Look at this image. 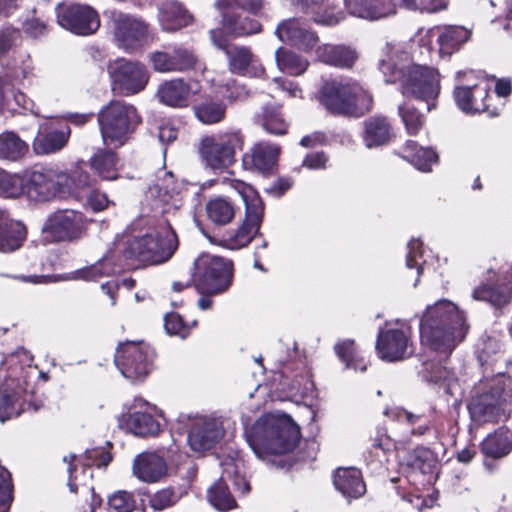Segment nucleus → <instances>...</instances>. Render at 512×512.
<instances>
[{
  "label": "nucleus",
  "mask_w": 512,
  "mask_h": 512,
  "mask_svg": "<svg viewBox=\"0 0 512 512\" xmlns=\"http://www.w3.org/2000/svg\"><path fill=\"white\" fill-rule=\"evenodd\" d=\"M414 59V53L410 57L399 46L387 43L379 69L387 83L399 82L404 95L426 102L430 111L435 108L440 93V75L437 69L416 64Z\"/></svg>",
  "instance_id": "f257e3e1"
},
{
  "label": "nucleus",
  "mask_w": 512,
  "mask_h": 512,
  "mask_svg": "<svg viewBox=\"0 0 512 512\" xmlns=\"http://www.w3.org/2000/svg\"><path fill=\"white\" fill-rule=\"evenodd\" d=\"M467 331L464 312L447 299L428 306L420 320L422 345L444 356L464 340Z\"/></svg>",
  "instance_id": "f03ea898"
},
{
  "label": "nucleus",
  "mask_w": 512,
  "mask_h": 512,
  "mask_svg": "<svg viewBox=\"0 0 512 512\" xmlns=\"http://www.w3.org/2000/svg\"><path fill=\"white\" fill-rule=\"evenodd\" d=\"M299 439V427L291 417L284 414L269 413L261 416L247 433L249 446L262 460L270 455L291 452Z\"/></svg>",
  "instance_id": "7ed1b4c3"
},
{
  "label": "nucleus",
  "mask_w": 512,
  "mask_h": 512,
  "mask_svg": "<svg viewBox=\"0 0 512 512\" xmlns=\"http://www.w3.org/2000/svg\"><path fill=\"white\" fill-rule=\"evenodd\" d=\"M476 425L507 420L512 414V381L505 374L484 378L475 387L468 403Z\"/></svg>",
  "instance_id": "20e7f679"
},
{
  "label": "nucleus",
  "mask_w": 512,
  "mask_h": 512,
  "mask_svg": "<svg viewBox=\"0 0 512 512\" xmlns=\"http://www.w3.org/2000/svg\"><path fill=\"white\" fill-rule=\"evenodd\" d=\"M178 248V238L171 225L164 219L139 231L128 242L127 257L147 264L168 261Z\"/></svg>",
  "instance_id": "39448f33"
},
{
  "label": "nucleus",
  "mask_w": 512,
  "mask_h": 512,
  "mask_svg": "<svg viewBox=\"0 0 512 512\" xmlns=\"http://www.w3.org/2000/svg\"><path fill=\"white\" fill-rule=\"evenodd\" d=\"M33 356L24 348H18L5 360L9 375L0 386V422L18 416L23 410V385L28 383L34 368Z\"/></svg>",
  "instance_id": "423d86ee"
},
{
  "label": "nucleus",
  "mask_w": 512,
  "mask_h": 512,
  "mask_svg": "<svg viewBox=\"0 0 512 512\" xmlns=\"http://www.w3.org/2000/svg\"><path fill=\"white\" fill-rule=\"evenodd\" d=\"M319 99L330 112L352 116L369 112L373 103L369 92L351 79L326 82Z\"/></svg>",
  "instance_id": "0eeeda50"
},
{
  "label": "nucleus",
  "mask_w": 512,
  "mask_h": 512,
  "mask_svg": "<svg viewBox=\"0 0 512 512\" xmlns=\"http://www.w3.org/2000/svg\"><path fill=\"white\" fill-rule=\"evenodd\" d=\"M230 185L245 203V218L237 228L227 231L219 244L230 250H238L247 246L258 234L264 208L261 199L250 185L239 180H231Z\"/></svg>",
  "instance_id": "6e6552de"
},
{
  "label": "nucleus",
  "mask_w": 512,
  "mask_h": 512,
  "mask_svg": "<svg viewBox=\"0 0 512 512\" xmlns=\"http://www.w3.org/2000/svg\"><path fill=\"white\" fill-rule=\"evenodd\" d=\"M98 123L104 144L118 148L127 142L140 117L133 105L111 101L98 113Z\"/></svg>",
  "instance_id": "1a4fd4ad"
},
{
  "label": "nucleus",
  "mask_w": 512,
  "mask_h": 512,
  "mask_svg": "<svg viewBox=\"0 0 512 512\" xmlns=\"http://www.w3.org/2000/svg\"><path fill=\"white\" fill-rule=\"evenodd\" d=\"M193 282L201 294L223 293L232 283V263L215 255L201 254L194 262Z\"/></svg>",
  "instance_id": "9d476101"
},
{
  "label": "nucleus",
  "mask_w": 512,
  "mask_h": 512,
  "mask_svg": "<svg viewBox=\"0 0 512 512\" xmlns=\"http://www.w3.org/2000/svg\"><path fill=\"white\" fill-rule=\"evenodd\" d=\"M244 137L239 130H228L207 136L201 140L199 153L206 167L213 171H224L235 162L241 151Z\"/></svg>",
  "instance_id": "9b49d317"
},
{
  "label": "nucleus",
  "mask_w": 512,
  "mask_h": 512,
  "mask_svg": "<svg viewBox=\"0 0 512 512\" xmlns=\"http://www.w3.org/2000/svg\"><path fill=\"white\" fill-rule=\"evenodd\" d=\"M89 220L73 209L56 210L43 223V240L48 243L75 242L87 234Z\"/></svg>",
  "instance_id": "f8f14e48"
},
{
  "label": "nucleus",
  "mask_w": 512,
  "mask_h": 512,
  "mask_svg": "<svg viewBox=\"0 0 512 512\" xmlns=\"http://www.w3.org/2000/svg\"><path fill=\"white\" fill-rule=\"evenodd\" d=\"M75 459V455H70L65 456L63 461L69 464L68 486L70 491L77 492L78 486H81L84 494L89 497V499H86V503L78 508V512H108L101 508L102 499L95 494L94 487L89 485V480L92 478L90 466H106L111 461V456L98 449L87 451L85 455V461L82 463L83 470L81 472V477L78 475V473H74L72 471L71 464Z\"/></svg>",
  "instance_id": "ddd939ff"
},
{
  "label": "nucleus",
  "mask_w": 512,
  "mask_h": 512,
  "mask_svg": "<svg viewBox=\"0 0 512 512\" xmlns=\"http://www.w3.org/2000/svg\"><path fill=\"white\" fill-rule=\"evenodd\" d=\"M154 356V350L148 344L127 341L118 346L114 362L125 378L138 381L153 369Z\"/></svg>",
  "instance_id": "4468645a"
},
{
  "label": "nucleus",
  "mask_w": 512,
  "mask_h": 512,
  "mask_svg": "<svg viewBox=\"0 0 512 512\" xmlns=\"http://www.w3.org/2000/svg\"><path fill=\"white\" fill-rule=\"evenodd\" d=\"M22 179L23 194L32 201L47 202L64 196L68 177L52 169H37L26 172Z\"/></svg>",
  "instance_id": "2eb2a0df"
},
{
  "label": "nucleus",
  "mask_w": 512,
  "mask_h": 512,
  "mask_svg": "<svg viewBox=\"0 0 512 512\" xmlns=\"http://www.w3.org/2000/svg\"><path fill=\"white\" fill-rule=\"evenodd\" d=\"M464 76L467 84H459L455 87L453 95L456 105L466 114L487 112L489 105L486 103L492 83L484 77H476L474 73H457V78Z\"/></svg>",
  "instance_id": "dca6fc26"
},
{
  "label": "nucleus",
  "mask_w": 512,
  "mask_h": 512,
  "mask_svg": "<svg viewBox=\"0 0 512 512\" xmlns=\"http://www.w3.org/2000/svg\"><path fill=\"white\" fill-rule=\"evenodd\" d=\"M210 36L213 44L225 51L228 57L229 69L232 73L250 77L264 75L265 69L262 63L248 47H229V40L222 29L211 30Z\"/></svg>",
  "instance_id": "f3484780"
},
{
  "label": "nucleus",
  "mask_w": 512,
  "mask_h": 512,
  "mask_svg": "<svg viewBox=\"0 0 512 512\" xmlns=\"http://www.w3.org/2000/svg\"><path fill=\"white\" fill-rule=\"evenodd\" d=\"M237 469V465L233 462L224 463L221 478L207 491L208 501L219 511L226 512L234 509L237 505L235 498L229 491V483L242 494L250 490L249 483L246 481L245 477L239 475Z\"/></svg>",
  "instance_id": "a211bd4d"
},
{
  "label": "nucleus",
  "mask_w": 512,
  "mask_h": 512,
  "mask_svg": "<svg viewBox=\"0 0 512 512\" xmlns=\"http://www.w3.org/2000/svg\"><path fill=\"white\" fill-rule=\"evenodd\" d=\"M187 443L192 451L203 453L213 448L224 436L221 417L197 415L189 417Z\"/></svg>",
  "instance_id": "6ab92c4d"
},
{
  "label": "nucleus",
  "mask_w": 512,
  "mask_h": 512,
  "mask_svg": "<svg viewBox=\"0 0 512 512\" xmlns=\"http://www.w3.org/2000/svg\"><path fill=\"white\" fill-rule=\"evenodd\" d=\"M113 35L117 45L127 52L142 47L150 40L148 24L140 18L123 13L114 15Z\"/></svg>",
  "instance_id": "aec40b11"
},
{
  "label": "nucleus",
  "mask_w": 512,
  "mask_h": 512,
  "mask_svg": "<svg viewBox=\"0 0 512 512\" xmlns=\"http://www.w3.org/2000/svg\"><path fill=\"white\" fill-rule=\"evenodd\" d=\"M57 21L61 27L78 35L93 34L100 27L98 13L82 4H60L57 7Z\"/></svg>",
  "instance_id": "412c9836"
},
{
  "label": "nucleus",
  "mask_w": 512,
  "mask_h": 512,
  "mask_svg": "<svg viewBox=\"0 0 512 512\" xmlns=\"http://www.w3.org/2000/svg\"><path fill=\"white\" fill-rule=\"evenodd\" d=\"M378 356L388 362H396L410 357L413 352V344L410 338V329L388 328L378 334L376 342Z\"/></svg>",
  "instance_id": "4be33fe9"
},
{
  "label": "nucleus",
  "mask_w": 512,
  "mask_h": 512,
  "mask_svg": "<svg viewBox=\"0 0 512 512\" xmlns=\"http://www.w3.org/2000/svg\"><path fill=\"white\" fill-rule=\"evenodd\" d=\"M109 71L114 84L128 95L142 91L149 80L146 67L139 62L120 59L110 64Z\"/></svg>",
  "instance_id": "5701e85b"
},
{
  "label": "nucleus",
  "mask_w": 512,
  "mask_h": 512,
  "mask_svg": "<svg viewBox=\"0 0 512 512\" xmlns=\"http://www.w3.org/2000/svg\"><path fill=\"white\" fill-rule=\"evenodd\" d=\"M71 130L68 124L60 121L45 122L39 126L33 140V151L37 155H48L63 149L68 143Z\"/></svg>",
  "instance_id": "b1692460"
},
{
  "label": "nucleus",
  "mask_w": 512,
  "mask_h": 512,
  "mask_svg": "<svg viewBox=\"0 0 512 512\" xmlns=\"http://www.w3.org/2000/svg\"><path fill=\"white\" fill-rule=\"evenodd\" d=\"M156 407L141 397H135L126 421L127 428L136 436H153L160 430L159 423L153 418Z\"/></svg>",
  "instance_id": "393cba45"
},
{
  "label": "nucleus",
  "mask_w": 512,
  "mask_h": 512,
  "mask_svg": "<svg viewBox=\"0 0 512 512\" xmlns=\"http://www.w3.org/2000/svg\"><path fill=\"white\" fill-rule=\"evenodd\" d=\"M153 68L161 73L183 72L195 69L198 60L195 55L182 47L175 48L172 53L157 51L151 54Z\"/></svg>",
  "instance_id": "a878e982"
},
{
  "label": "nucleus",
  "mask_w": 512,
  "mask_h": 512,
  "mask_svg": "<svg viewBox=\"0 0 512 512\" xmlns=\"http://www.w3.org/2000/svg\"><path fill=\"white\" fill-rule=\"evenodd\" d=\"M275 34L280 41L297 46L305 51L313 48L318 42L317 35L308 30L297 19L282 21L277 26Z\"/></svg>",
  "instance_id": "bb28decb"
},
{
  "label": "nucleus",
  "mask_w": 512,
  "mask_h": 512,
  "mask_svg": "<svg viewBox=\"0 0 512 512\" xmlns=\"http://www.w3.org/2000/svg\"><path fill=\"white\" fill-rule=\"evenodd\" d=\"M133 475L142 482L154 483L166 475L165 459L155 452H143L137 455L132 465Z\"/></svg>",
  "instance_id": "cd10ccee"
},
{
  "label": "nucleus",
  "mask_w": 512,
  "mask_h": 512,
  "mask_svg": "<svg viewBox=\"0 0 512 512\" xmlns=\"http://www.w3.org/2000/svg\"><path fill=\"white\" fill-rule=\"evenodd\" d=\"M280 148L269 143H258L243 155V165L247 169L266 173L276 164Z\"/></svg>",
  "instance_id": "c85d7f7f"
},
{
  "label": "nucleus",
  "mask_w": 512,
  "mask_h": 512,
  "mask_svg": "<svg viewBox=\"0 0 512 512\" xmlns=\"http://www.w3.org/2000/svg\"><path fill=\"white\" fill-rule=\"evenodd\" d=\"M350 13L367 20H378L395 13L390 0H345Z\"/></svg>",
  "instance_id": "c756f323"
},
{
  "label": "nucleus",
  "mask_w": 512,
  "mask_h": 512,
  "mask_svg": "<svg viewBox=\"0 0 512 512\" xmlns=\"http://www.w3.org/2000/svg\"><path fill=\"white\" fill-rule=\"evenodd\" d=\"M193 93L194 91L188 83L177 78L161 83L156 95L164 105L181 108L188 106Z\"/></svg>",
  "instance_id": "7c9ffc66"
},
{
  "label": "nucleus",
  "mask_w": 512,
  "mask_h": 512,
  "mask_svg": "<svg viewBox=\"0 0 512 512\" xmlns=\"http://www.w3.org/2000/svg\"><path fill=\"white\" fill-rule=\"evenodd\" d=\"M486 281L488 283H484L474 288L472 292L474 300L486 301L494 306H502L510 301V293L507 287H495V285L500 284L502 280L493 268H490L487 271Z\"/></svg>",
  "instance_id": "2f4dec72"
},
{
  "label": "nucleus",
  "mask_w": 512,
  "mask_h": 512,
  "mask_svg": "<svg viewBox=\"0 0 512 512\" xmlns=\"http://www.w3.org/2000/svg\"><path fill=\"white\" fill-rule=\"evenodd\" d=\"M20 109L38 114L33 101L16 89L8 76L0 77V110L15 113Z\"/></svg>",
  "instance_id": "473e14b6"
},
{
  "label": "nucleus",
  "mask_w": 512,
  "mask_h": 512,
  "mask_svg": "<svg viewBox=\"0 0 512 512\" xmlns=\"http://www.w3.org/2000/svg\"><path fill=\"white\" fill-rule=\"evenodd\" d=\"M336 0H297L307 12L312 13L314 21L327 26H334L344 19V13L337 10Z\"/></svg>",
  "instance_id": "72a5a7b5"
},
{
  "label": "nucleus",
  "mask_w": 512,
  "mask_h": 512,
  "mask_svg": "<svg viewBox=\"0 0 512 512\" xmlns=\"http://www.w3.org/2000/svg\"><path fill=\"white\" fill-rule=\"evenodd\" d=\"M316 56L321 62L339 68H350L358 59V53L354 48L332 44L318 46Z\"/></svg>",
  "instance_id": "f704fd0d"
},
{
  "label": "nucleus",
  "mask_w": 512,
  "mask_h": 512,
  "mask_svg": "<svg viewBox=\"0 0 512 512\" xmlns=\"http://www.w3.org/2000/svg\"><path fill=\"white\" fill-rule=\"evenodd\" d=\"M26 235V227L21 222L10 220L6 212L0 210V252L18 249Z\"/></svg>",
  "instance_id": "c9c22d12"
},
{
  "label": "nucleus",
  "mask_w": 512,
  "mask_h": 512,
  "mask_svg": "<svg viewBox=\"0 0 512 512\" xmlns=\"http://www.w3.org/2000/svg\"><path fill=\"white\" fill-rule=\"evenodd\" d=\"M333 483L335 488L347 499L359 498L366 491L361 472L352 467L337 469Z\"/></svg>",
  "instance_id": "e433bc0d"
},
{
  "label": "nucleus",
  "mask_w": 512,
  "mask_h": 512,
  "mask_svg": "<svg viewBox=\"0 0 512 512\" xmlns=\"http://www.w3.org/2000/svg\"><path fill=\"white\" fill-rule=\"evenodd\" d=\"M369 450V461L384 465L389 462L390 457L395 455L398 460L401 453V441H394L384 431H377L372 438Z\"/></svg>",
  "instance_id": "4c0bfd02"
},
{
  "label": "nucleus",
  "mask_w": 512,
  "mask_h": 512,
  "mask_svg": "<svg viewBox=\"0 0 512 512\" xmlns=\"http://www.w3.org/2000/svg\"><path fill=\"white\" fill-rule=\"evenodd\" d=\"M481 451L494 459L507 456L512 451V432L505 427L496 429L482 441Z\"/></svg>",
  "instance_id": "58836bf2"
},
{
  "label": "nucleus",
  "mask_w": 512,
  "mask_h": 512,
  "mask_svg": "<svg viewBox=\"0 0 512 512\" xmlns=\"http://www.w3.org/2000/svg\"><path fill=\"white\" fill-rule=\"evenodd\" d=\"M158 18L166 31H176L192 22V16L187 10L174 1L165 2L160 6Z\"/></svg>",
  "instance_id": "ea45409f"
},
{
  "label": "nucleus",
  "mask_w": 512,
  "mask_h": 512,
  "mask_svg": "<svg viewBox=\"0 0 512 512\" xmlns=\"http://www.w3.org/2000/svg\"><path fill=\"white\" fill-rule=\"evenodd\" d=\"M471 32L463 26H446L439 30V53L450 56L469 40Z\"/></svg>",
  "instance_id": "a19ab883"
},
{
  "label": "nucleus",
  "mask_w": 512,
  "mask_h": 512,
  "mask_svg": "<svg viewBox=\"0 0 512 512\" xmlns=\"http://www.w3.org/2000/svg\"><path fill=\"white\" fill-rule=\"evenodd\" d=\"M29 151V145L13 131L0 134V159L10 162L22 160Z\"/></svg>",
  "instance_id": "79ce46f5"
},
{
  "label": "nucleus",
  "mask_w": 512,
  "mask_h": 512,
  "mask_svg": "<svg viewBox=\"0 0 512 512\" xmlns=\"http://www.w3.org/2000/svg\"><path fill=\"white\" fill-rule=\"evenodd\" d=\"M195 116L204 124L221 122L226 115V105L218 98L207 96L194 107Z\"/></svg>",
  "instance_id": "37998d69"
},
{
  "label": "nucleus",
  "mask_w": 512,
  "mask_h": 512,
  "mask_svg": "<svg viewBox=\"0 0 512 512\" xmlns=\"http://www.w3.org/2000/svg\"><path fill=\"white\" fill-rule=\"evenodd\" d=\"M335 352L347 369L364 372L367 368V361L360 351L357 350L353 340L346 339L335 345Z\"/></svg>",
  "instance_id": "c03bdc74"
},
{
  "label": "nucleus",
  "mask_w": 512,
  "mask_h": 512,
  "mask_svg": "<svg viewBox=\"0 0 512 512\" xmlns=\"http://www.w3.org/2000/svg\"><path fill=\"white\" fill-rule=\"evenodd\" d=\"M275 60L278 69L291 76H298L304 73L309 65V62L303 57L297 55L295 52L279 48L275 52Z\"/></svg>",
  "instance_id": "a18cd8bd"
},
{
  "label": "nucleus",
  "mask_w": 512,
  "mask_h": 512,
  "mask_svg": "<svg viewBox=\"0 0 512 512\" xmlns=\"http://www.w3.org/2000/svg\"><path fill=\"white\" fill-rule=\"evenodd\" d=\"M403 158L418 170L428 172L431 165L437 161V154L430 148H418L416 142L408 141L404 147Z\"/></svg>",
  "instance_id": "49530a36"
},
{
  "label": "nucleus",
  "mask_w": 512,
  "mask_h": 512,
  "mask_svg": "<svg viewBox=\"0 0 512 512\" xmlns=\"http://www.w3.org/2000/svg\"><path fill=\"white\" fill-rule=\"evenodd\" d=\"M390 138V125L384 117H374L365 122L364 141L368 148L386 143Z\"/></svg>",
  "instance_id": "de8ad7c7"
},
{
  "label": "nucleus",
  "mask_w": 512,
  "mask_h": 512,
  "mask_svg": "<svg viewBox=\"0 0 512 512\" xmlns=\"http://www.w3.org/2000/svg\"><path fill=\"white\" fill-rule=\"evenodd\" d=\"M222 14L223 28L234 36H243L258 33L261 25L258 21L250 18L238 19L233 12L220 11Z\"/></svg>",
  "instance_id": "09e8293b"
},
{
  "label": "nucleus",
  "mask_w": 512,
  "mask_h": 512,
  "mask_svg": "<svg viewBox=\"0 0 512 512\" xmlns=\"http://www.w3.org/2000/svg\"><path fill=\"white\" fill-rule=\"evenodd\" d=\"M91 166L104 180H115L118 177V159L112 151H98L91 159Z\"/></svg>",
  "instance_id": "8fccbe9b"
},
{
  "label": "nucleus",
  "mask_w": 512,
  "mask_h": 512,
  "mask_svg": "<svg viewBox=\"0 0 512 512\" xmlns=\"http://www.w3.org/2000/svg\"><path fill=\"white\" fill-rule=\"evenodd\" d=\"M206 213L213 223L225 225L234 218L235 206L224 197H216L207 202Z\"/></svg>",
  "instance_id": "3c124183"
},
{
  "label": "nucleus",
  "mask_w": 512,
  "mask_h": 512,
  "mask_svg": "<svg viewBox=\"0 0 512 512\" xmlns=\"http://www.w3.org/2000/svg\"><path fill=\"white\" fill-rule=\"evenodd\" d=\"M259 122L270 134L284 135L287 133L288 124L282 117L278 106H265L259 116Z\"/></svg>",
  "instance_id": "603ef678"
},
{
  "label": "nucleus",
  "mask_w": 512,
  "mask_h": 512,
  "mask_svg": "<svg viewBox=\"0 0 512 512\" xmlns=\"http://www.w3.org/2000/svg\"><path fill=\"white\" fill-rule=\"evenodd\" d=\"M115 272L114 266L108 257H104L97 263L79 269L72 273L71 279H81L85 281H97L103 276H109Z\"/></svg>",
  "instance_id": "864d4df0"
},
{
  "label": "nucleus",
  "mask_w": 512,
  "mask_h": 512,
  "mask_svg": "<svg viewBox=\"0 0 512 512\" xmlns=\"http://www.w3.org/2000/svg\"><path fill=\"white\" fill-rule=\"evenodd\" d=\"M398 462L401 467H406L412 471H419L425 474L431 470L433 458L430 450L420 447L415 449V460H411L410 458H406L405 455L400 454Z\"/></svg>",
  "instance_id": "5fc2aeb1"
},
{
  "label": "nucleus",
  "mask_w": 512,
  "mask_h": 512,
  "mask_svg": "<svg viewBox=\"0 0 512 512\" xmlns=\"http://www.w3.org/2000/svg\"><path fill=\"white\" fill-rule=\"evenodd\" d=\"M23 194V179L0 168V197L18 198Z\"/></svg>",
  "instance_id": "6e6d98bb"
},
{
  "label": "nucleus",
  "mask_w": 512,
  "mask_h": 512,
  "mask_svg": "<svg viewBox=\"0 0 512 512\" xmlns=\"http://www.w3.org/2000/svg\"><path fill=\"white\" fill-rule=\"evenodd\" d=\"M7 76L10 80L13 78L20 83L24 81L31 82L35 74L30 56L19 53L13 60L11 75Z\"/></svg>",
  "instance_id": "4d7b16f0"
},
{
  "label": "nucleus",
  "mask_w": 512,
  "mask_h": 512,
  "mask_svg": "<svg viewBox=\"0 0 512 512\" xmlns=\"http://www.w3.org/2000/svg\"><path fill=\"white\" fill-rule=\"evenodd\" d=\"M399 115L409 135H416L424 125V117L409 103L400 105Z\"/></svg>",
  "instance_id": "13d9d810"
},
{
  "label": "nucleus",
  "mask_w": 512,
  "mask_h": 512,
  "mask_svg": "<svg viewBox=\"0 0 512 512\" xmlns=\"http://www.w3.org/2000/svg\"><path fill=\"white\" fill-rule=\"evenodd\" d=\"M219 11L234 12L236 9L257 14L264 7L263 0H217L215 3Z\"/></svg>",
  "instance_id": "bf43d9fd"
},
{
  "label": "nucleus",
  "mask_w": 512,
  "mask_h": 512,
  "mask_svg": "<svg viewBox=\"0 0 512 512\" xmlns=\"http://www.w3.org/2000/svg\"><path fill=\"white\" fill-rule=\"evenodd\" d=\"M423 258L422 242L419 239H412L408 243V254L406 257V266L408 269H416L417 277L423 271V264L425 263Z\"/></svg>",
  "instance_id": "052dcab7"
},
{
  "label": "nucleus",
  "mask_w": 512,
  "mask_h": 512,
  "mask_svg": "<svg viewBox=\"0 0 512 512\" xmlns=\"http://www.w3.org/2000/svg\"><path fill=\"white\" fill-rule=\"evenodd\" d=\"M178 496L171 488H165L154 493L149 500L150 506L154 510H164L176 504Z\"/></svg>",
  "instance_id": "680f3d73"
},
{
  "label": "nucleus",
  "mask_w": 512,
  "mask_h": 512,
  "mask_svg": "<svg viewBox=\"0 0 512 512\" xmlns=\"http://www.w3.org/2000/svg\"><path fill=\"white\" fill-rule=\"evenodd\" d=\"M11 475L7 469L0 466V512H6L12 501Z\"/></svg>",
  "instance_id": "e2e57ef3"
},
{
  "label": "nucleus",
  "mask_w": 512,
  "mask_h": 512,
  "mask_svg": "<svg viewBox=\"0 0 512 512\" xmlns=\"http://www.w3.org/2000/svg\"><path fill=\"white\" fill-rule=\"evenodd\" d=\"M164 326L168 334L178 335L181 338H186L190 331V328L184 324L181 316L175 313L166 315Z\"/></svg>",
  "instance_id": "0e129e2a"
},
{
  "label": "nucleus",
  "mask_w": 512,
  "mask_h": 512,
  "mask_svg": "<svg viewBox=\"0 0 512 512\" xmlns=\"http://www.w3.org/2000/svg\"><path fill=\"white\" fill-rule=\"evenodd\" d=\"M501 344L495 338H487L482 340V342L478 346V358L479 361L483 364L488 362L489 359L500 352Z\"/></svg>",
  "instance_id": "69168bd1"
},
{
  "label": "nucleus",
  "mask_w": 512,
  "mask_h": 512,
  "mask_svg": "<svg viewBox=\"0 0 512 512\" xmlns=\"http://www.w3.org/2000/svg\"><path fill=\"white\" fill-rule=\"evenodd\" d=\"M20 38L19 31L13 28H3L0 30V55L6 53L14 46Z\"/></svg>",
  "instance_id": "338daca9"
},
{
  "label": "nucleus",
  "mask_w": 512,
  "mask_h": 512,
  "mask_svg": "<svg viewBox=\"0 0 512 512\" xmlns=\"http://www.w3.org/2000/svg\"><path fill=\"white\" fill-rule=\"evenodd\" d=\"M86 204L93 211L98 212L106 209L109 205V200L106 194L101 193L97 190L90 191L87 196Z\"/></svg>",
  "instance_id": "774afa93"
}]
</instances>
